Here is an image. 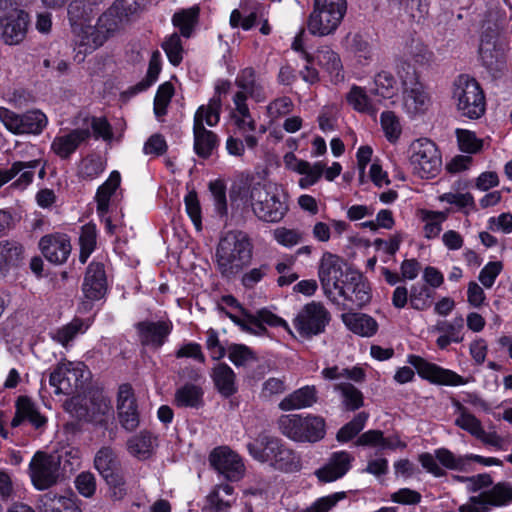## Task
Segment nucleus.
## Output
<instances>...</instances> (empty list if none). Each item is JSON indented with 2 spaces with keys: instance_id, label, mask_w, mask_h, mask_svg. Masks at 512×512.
<instances>
[{
  "instance_id": "f257e3e1",
  "label": "nucleus",
  "mask_w": 512,
  "mask_h": 512,
  "mask_svg": "<svg viewBox=\"0 0 512 512\" xmlns=\"http://www.w3.org/2000/svg\"><path fill=\"white\" fill-rule=\"evenodd\" d=\"M253 245L247 233L240 230L226 232L216 249V263L223 277L238 274L252 259Z\"/></svg>"
},
{
  "instance_id": "f03ea898",
  "label": "nucleus",
  "mask_w": 512,
  "mask_h": 512,
  "mask_svg": "<svg viewBox=\"0 0 512 512\" xmlns=\"http://www.w3.org/2000/svg\"><path fill=\"white\" fill-rule=\"evenodd\" d=\"M92 11V5L87 0H72L68 5V19L77 37L75 43L83 47L79 50L80 53L94 51L106 39V36L100 35L104 28H100L98 24L97 26L89 24Z\"/></svg>"
},
{
  "instance_id": "7ed1b4c3",
  "label": "nucleus",
  "mask_w": 512,
  "mask_h": 512,
  "mask_svg": "<svg viewBox=\"0 0 512 512\" xmlns=\"http://www.w3.org/2000/svg\"><path fill=\"white\" fill-rule=\"evenodd\" d=\"M279 431L296 442L316 443L326 434L325 419L318 415H281L277 421Z\"/></svg>"
},
{
  "instance_id": "20e7f679",
  "label": "nucleus",
  "mask_w": 512,
  "mask_h": 512,
  "mask_svg": "<svg viewBox=\"0 0 512 512\" xmlns=\"http://www.w3.org/2000/svg\"><path fill=\"white\" fill-rule=\"evenodd\" d=\"M347 10L346 0H314L307 27L315 36L332 34L340 25Z\"/></svg>"
},
{
  "instance_id": "39448f33",
  "label": "nucleus",
  "mask_w": 512,
  "mask_h": 512,
  "mask_svg": "<svg viewBox=\"0 0 512 512\" xmlns=\"http://www.w3.org/2000/svg\"><path fill=\"white\" fill-rule=\"evenodd\" d=\"M453 97L462 116L478 119L485 113V96L479 85L468 75H460L454 83Z\"/></svg>"
},
{
  "instance_id": "423d86ee",
  "label": "nucleus",
  "mask_w": 512,
  "mask_h": 512,
  "mask_svg": "<svg viewBox=\"0 0 512 512\" xmlns=\"http://www.w3.org/2000/svg\"><path fill=\"white\" fill-rule=\"evenodd\" d=\"M94 466L112 491L114 499L126 494L125 477L121 462L110 447H102L94 457Z\"/></svg>"
},
{
  "instance_id": "0eeeda50",
  "label": "nucleus",
  "mask_w": 512,
  "mask_h": 512,
  "mask_svg": "<svg viewBox=\"0 0 512 512\" xmlns=\"http://www.w3.org/2000/svg\"><path fill=\"white\" fill-rule=\"evenodd\" d=\"M245 197L259 220L275 223L279 222L286 214V205L276 194L270 193L259 183L253 185L249 189V194L245 193Z\"/></svg>"
},
{
  "instance_id": "6e6552de",
  "label": "nucleus",
  "mask_w": 512,
  "mask_h": 512,
  "mask_svg": "<svg viewBox=\"0 0 512 512\" xmlns=\"http://www.w3.org/2000/svg\"><path fill=\"white\" fill-rule=\"evenodd\" d=\"M410 151V164L415 174L428 179L439 173L442 158L434 142L427 138L415 140L410 146Z\"/></svg>"
},
{
  "instance_id": "1a4fd4ad",
  "label": "nucleus",
  "mask_w": 512,
  "mask_h": 512,
  "mask_svg": "<svg viewBox=\"0 0 512 512\" xmlns=\"http://www.w3.org/2000/svg\"><path fill=\"white\" fill-rule=\"evenodd\" d=\"M512 503V485L499 482L490 490L478 496H472L466 504L459 507L460 512H489L491 507H503Z\"/></svg>"
},
{
  "instance_id": "9d476101",
  "label": "nucleus",
  "mask_w": 512,
  "mask_h": 512,
  "mask_svg": "<svg viewBox=\"0 0 512 512\" xmlns=\"http://www.w3.org/2000/svg\"><path fill=\"white\" fill-rule=\"evenodd\" d=\"M33 485L45 490L55 485L60 477V456L37 452L29 465Z\"/></svg>"
},
{
  "instance_id": "9b49d317",
  "label": "nucleus",
  "mask_w": 512,
  "mask_h": 512,
  "mask_svg": "<svg viewBox=\"0 0 512 512\" xmlns=\"http://www.w3.org/2000/svg\"><path fill=\"white\" fill-rule=\"evenodd\" d=\"M0 121L13 134H39L47 124V118L39 110L17 114L5 107H0Z\"/></svg>"
},
{
  "instance_id": "f8f14e48",
  "label": "nucleus",
  "mask_w": 512,
  "mask_h": 512,
  "mask_svg": "<svg viewBox=\"0 0 512 512\" xmlns=\"http://www.w3.org/2000/svg\"><path fill=\"white\" fill-rule=\"evenodd\" d=\"M330 321V314L319 302L306 304L294 320V326L300 336L311 338L324 332Z\"/></svg>"
},
{
  "instance_id": "ddd939ff",
  "label": "nucleus",
  "mask_w": 512,
  "mask_h": 512,
  "mask_svg": "<svg viewBox=\"0 0 512 512\" xmlns=\"http://www.w3.org/2000/svg\"><path fill=\"white\" fill-rule=\"evenodd\" d=\"M344 260L336 254L325 252L319 263L318 276L324 293L327 296L337 290L345 279L346 271L343 270Z\"/></svg>"
},
{
  "instance_id": "4468645a",
  "label": "nucleus",
  "mask_w": 512,
  "mask_h": 512,
  "mask_svg": "<svg viewBox=\"0 0 512 512\" xmlns=\"http://www.w3.org/2000/svg\"><path fill=\"white\" fill-rule=\"evenodd\" d=\"M210 465L230 481L239 480L244 474L241 457L227 446L214 448L209 455Z\"/></svg>"
},
{
  "instance_id": "2eb2a0df",
  "label": "nucleus",
  "mask_w": 512,
  "mask_h": 512,
  "mask_svg": "<svg viewBox=\"0 0 512 512\" xmlns=\"http://www.w3.org/2000/svg\"><path fill=\"white\" fill-rule=\"evenodd\" d=\"M408 363L417 370L419 376L432 383L450 386H458L466 383V380L454 371L441 368L420 356L410 355L408 357Z\"/></svg>"
},
{
  "instance_id": "dca6fc26",
  "label": "nucleus",
  "mask_w": 512,
  "mask_h": 512,
  "mask_svg": "<svg viewBox=\"0 0 512 512\" xmlns=\"http://www.w3.org/2000/svg\"><path fill=\"white\" fill-rule=\"evenodd\" d=\"M117 414L121 426L127 431H134L140 423L138 406L130 384L119 386L117 395Z\"/></svg>"
},
{
  "instance_id": "f3484780",
  "label": "nucleus",
  "mask_w": 512,
  "mask_h": 512,
  "mask_svg": "<svg viewBox=\"0 0 512 512\" xmlns=\"http://www.w3.org/2000/svg\"><path fill=\"white\" fill-rule=\"evenodd\" d=\"M419 461L423 468L426 469L427 472L432 473L435 477L446 475V471L437 464V461L450 470H463L466 464L465 458L455 456L446 448L435 450L434 455L422 453L419 456Z\"/></svg>"
},
{
  "instance_id": "a211bd4d",
  "label": "nucleus",
  "mask_w": 512,
  "mask_h": 512,
  "mask_svg": "<svg viewBox=\"0 0 512 512\" xmlns=\"http://www.w3.org/2000/svg\"><path fill=\"white\" fill-rule=\"evenodd\" d=\"M339 295L361 308L371 300L370 287L362 275L352 269L346 270L343 284L337 289Z\"/></svg>"
},
{
  "instance_id": "6ab92c4d",
  "label": "nucleus",
  "mask_w": 512,
  "mask_h": 512,
  "mask_svg": "<svg viewBox=\"0 0 512 512\" xmlns=\"http://www.w3.org/2000/svg\"><path fill=\"white\" fill-rule=\"evenodd\" d=\"M143 6V0H116L98 19L100 28L106 33L114 32L119 24L130 15L137 13Z\"/></svg>"
},
{
  "instance_id": "aec40b11",
  "label": "nucleus",
  "mask_w": 512,
  "mask_h": 512,
  "mask_svg": "<svg viewBox=\"0 0 512 512\" xmlns=\"http://www.w3.org/2000/svg\"><path fill=\"white\" fill-rule=\"evenodd\" d=\"M135 328L138 332L140 343L143 346L160 348L166 341L172 330L170 321H140Z\"/></svg>"
},
{
  "instance_id": "412c9836",
  "label": "nucleus",
  "mask_w": 512,
  "mask_h": 512,
  "mask_svg": "<svg viewBox=\"0 0 512 512\" xmlns=\"http://www.w3.org/2000/svg\"><path fill=\"white\" fill-rule=\"evenodd\" d=\"M107 290V279L104 265L99 262H91L85 273L82 291L86 299L96 301L102 299Z\"/></svg>"
},
{
  "instance_id": "4be33fe9",
  "label": "nucleus",
  "mask_w": 512,
  "mask_h": 512,
  "mask_svg": "<svg viewBox=\"0 0 512 512\" xmlns=\"http://www.w3.org/2000/svg\"><path fill=\"white\" fill-rule=\"evenodd\" d=\"M39 247L44 257L55 264L65 262L71 252L68 236L59 233L43 236L39 241Z\"/></svg>"
},
{
  "instance_id": "5701e85b",
  "label": "nucleus",
  "mask_w": 512,
  "mask_h": 512,
  "mask_svg": "<svg viewBox=\"0 0 512 512\" xmlns=\"http://www.w3.org/2000/svg\"><path fill=\"white\" fill-rule=\"evenodd\" d=\"M15 416L11 421L12 427L20 426L24 421L29 422L35 429L41 430L47 424V418L42 415L37 405L28 396H19L15 403Z\"/></svg>"
},
{
  "instance_id": "b1692460",
  "label": "nucleus",
  "mask_w": 512,
  "mask_h": 512,
  "mask_svg": "<svg viewBox=\"0 0 512 512\" xmlns=\"http://www.w3.org/2000/svg\"><path fill=\"white\" fill-rule=\"evenodd\" d=\"M353 456L346 451L334 452L328 462L315 474L321 482H332L343 477L351 468Z\"/></svg>"
},
{
  "instance_id": "393cba45",
  "label": "nucleus",
  "mask_w": 512,
  "mask_h": 512,
  "mask_svg": "<svg viewBox=\"0 0 512 512\" xmlns=\"http://www.w3.org/2000/svg\"><path fill=\"white\" fill-rule=\"evenodd\" d=\"M29 15L23 10H15L6 17L1 37L5 44L16 45L23 41L26 36Z\"/></svg>"
},
{
  "instance_id": "a878e982",
  "label": "nucleus",
  "mask_w": 512,
  "mask_h": 512,
  "mask_svg": "<svg viewBox=\"0 0 512 512\" xmlns=\"http://www.w3.org/2000/svg\"><path fill=\"white\" fill-rule=\"evenodd\" d=\"M203 110L204 109L201 108L199 113H195L194 115V151L199 157L207 159L217 146L218 138L214 132L204 127L203 117L201 115Z\"/></svg>"
},
{
  "instance_id": "bb28decb",
  "label": "nucleus",
  "mask_w": 512,
  "mask_h": 512,
  "mask_svg": "<svg viewBox=\"0 0 512 512\" xmlns=\"http://www.w3.org/2000/svg\"><path fill=\"white\" fill-rule=\"evenodd\" d=\"M284 160L288 168L303 175L299 180L301 188H308L309 186L314 185L324 173V163L316 162L312 166L305 160H298L292 152L287 153Z\"/></svg>"
},
{
  "instance_id": "cd10ccee",
  "label": "nucleus",
  "mask_w": 512,
  "mask_h": 512,
  "mask_svg": "<svg viewBox=\"0 0 512 512\" xmlns=\"http://www.w3.org/2000/svg\"><path fill=\"white\" fill-rule=\"evenodd\" d=\"M281 444V439L262 432L253 442L247 444V449L255 460L272 463Z\"/></svg>"
},
{
  "instance_id": "c85d7f7f",
  "label": "nucleus",
  "mask_w": 512,
  "mask_h": 512,
  "mask_svg": "<svg viewBox=\"0 0 512 512\" xmlns=\"http://www.w3.org/2000/svg\"><path fill=\"white\" fill-rule=\"evenodd\" d=\"M39 165L38 160L21 162L16 161L9 169H0V187L9 182L19 174V178L13 183V186L24 188L29 185L34 177V169Z\"/></svg>"
},
{
  "instance_id": "c756f323",
  "label": "nucleus",
  "mask_w": 512,
  "mask_h": 512,
  "mask_svg": "<svg viewBox=\"0 0 512 512\" xmlns=\"http://www.w3.org/2000/svg\"><path fill=\"white\" fill-rule=\"evenodd\" d=\"M234 488L229 484L217 485L206 497L203 508L207 512H229L235 501Z\"/></svg>"
},
{
  "instance_id": "7c9ffc66",
  "label": "nucleus",
  "mask_w": 512,
  "mask_h": 512,
  "mask_svg": "<svg viewBox=\"0 0 512 512\" xmlns=\"http://www.w3.org/2000/svg\"><path fill=\"white\" fill-rule=\"evenodd\" d=\"M242 316L246 318L249 328L244 331L255 335H264L267 332L264 323L270 326H282L286 324L283 319L267 309H261L257 311L256 314H252L248 310H242Z\"/></svg>"
},
{
  "instance_id": "2f4dec72",
  "label": "nucleus",
  "mask_w": 512,
  "mask_h": 512,
  "mask_svg": "<svg viewBox=\"0 0 512 512\" xmlns=\"http://www.w3.org/2000/svg\"><path fill=\"white\" fill-rule=\"evenodd\" d=\"M90 137L88 129H74L64 136L56 137L52 142V150L61 158H68L79 144Z\"/></svg>"
},
{
  "instance_id": "473e14b6",
  "label": "nucleus",
  "mask_w": 512,
  "mask_h": 512,
  "mask_svg": "<svg viewBox=\"0 0 512 512\" xmlns=\"http://www.w3.org/2000/svg\"><path fill=\"white\" fill-rule=\"evenodd\" d=\"M78 369L73 367V363H59L50 374L49 383L55 387V393H72L71 380H77Z\"/></svg>"
},
{
  "instance_id": "72a5a7b5",
  "label": "nucleus",
  "mask_w": 512,
  "mask_h": 512,
  "mask_svg": "<svg viewBox=\"0 0 512 512\" xmlns=\"http://www.w3.org/2000/svg\"><path fill=\"white\" fill-rule=\"evenodd\" d=\"M317 402V391L315 386H304L295 390L279 403L282 411H290L311 407Z\"/></svg>"
},
{
  "instance_id": "f704fd0d",
  "label": "nucleus",
  "mask_w": 512,
  "mask_h": 512,
  "mask_svg": "<svg viewBox=\"0 0 512 512\" xmlns=\"http://www.w3.org/2000/svg\"><path fill=\"white\" fill-rule=\"evenodd\" d=\"M204 391L201 386L186 383L175 391L174 404L179 408L200 409L204 406Z\"/></svg>"
},
{
  "instance_id": "c9c22d12",
  "label": "nucleus",
  "mask_w": 512,
  "mask_h": 512,
  "mask_svg": "<svg viewBox=\"0 0 512 512\" xmlns=\"http://www.w3.org/2000/svg\"><path fill=\"white\" fill-rule=\"evenodd\" d=\"M212 379L217 391L225 398L237 392L236 375L226 363H219L212 370Z\"/></svg>"
},
{
  "instance_id": "e433bc0d",
  "label": "nucleus",
  "mask_w": 512,
  "mask_h": 512,
  "mask_svg": "<svg viewBox=\"0 0 512 512\" xmlns=\"http://www.w3.org/2000/svg\"><path fill=\"white\" fill-rule=\"evenodd\" d=\"M316 60L318 65L328 72L332 82L338 83L344 79L341 59L331 48L325 46L318 49Z\"/></svg>"
},
{
  "instance_id": "4c0bfd02",
  "label": "nucleus",
  "mask_w": 512,
  "mask_h": 512,
  "mask_svg": "<svg viewBox=\"0 0 512 512\" xmlns=\"http://www.w3.org/2000/svg\"><path fill=\"white\" fill-rule=\"evenodd\" d=\"M345 325L354 333L370 337L377 331L378 324L374 318L362 313H346L342 315Z\"/></svg>"
},
{
  "instance_id": "58836bf2",
  "label": "nucleus",
  "mask_w": 512,
  "mask_h": 512,
  "mask_svg": "<svg viewBox=\"0 0 512 512\" xmlns=\"http://www.w3.org/2000/svg\"><path fill=\"white\" fill-rule=\"evenodd\" d=\"M40 502L41 512H81L75 500L52 492L41 496Z\"/></svg>"
},
{
  "instance_id": "ea45409f",
  "label": "nucleus",
  "mask_w": 512,
  "mask_h": 512,
  "mask_svg": "<svg viewBox=\"0 0 512 512\" xmlns=\"http://www.w3.org/2000/svg\"><path fill=\"white\" fill-rule=\"evenodd\" d=\"M24 259V247L15 240L0 241V262L6 272L19 266Z\"/></svg>"
},
{
  "instance_id": "a19ab883",
  "label": "nucleus",
  "mask_w": 512,
  "mask_h": 512,
  "mask_svg": "<svg viewBox=\"0 0 512 512\" xmlns=\"http://www.w3.org/2000/svg\"><path fill=\"white\" fill-rule=\"evenodd\" d=\"M120 173L113 171L109 178L97 190L95 199L97 202V211L100 215L108 212L110 198L120 185Z\"/></svg>"
},
{
  "instance_id": "79ce46f5",
  "label": "nucleus",
  "mask_w": 512,
  "mask_h": 512,
  "mask_svg": "<svg viewBox=\"0 0 512 512\" xmlns=\"http://www.w3.org/2000/svg\"><path fill=\"white\" fill-rule=\"evenodd\" d=\"M235 84L247 94L255 98L257 101L264 98L262 86L257 82L255 70L251 67L243 69L235 80Z\"/></svg>"
},
{
  "instance_id": "37998d69",
  "label": "nucleus",
  "mask_w": 512,
  "mask_h": 512,
  "mask_svg": "<svg viewBox=\"0 0 512 512\" xmlns=\"http://www.w3.org/2000/svg\"><path fill=\"white\" fill-rule=\"evenodd\" d=\"M199 16V8L192 7L176 12L172 17L173 25L179 29L181 35L189 38L192 35Z\"/></svg>"
},
{
  "instance_id": "c03bdc74",
  "label": "nucleus",
  "mask_w": 512,
  "mask_h": 512,
  "mask_svg": "<svg viewBox=\"0 0 512 512\" xmlns=\"http://www.w3.org/2000/svg\"><path fill=\"white\" fill-rule=\"evenodd\" d=\"M233 102L236 107V111L240 116L233 115L235 124L240 130L255 131L256 123L251 118L249 108L246 104V95L243 92H237L233 97Z\"/></svg>"
},
{
  "instance_id": "a18cd8bd",
  "label": "nucleus",
  "mask_w": 512,
  "mask_h": 512,
  "mask_svg": "<svg viewBox=\"0 0 512 512\" xmlns=\"http://www.w3.org/2000/svg\"><path fill=\"white\" fill-rule=\"evenodd\" d=\"M272 465L278 470L295 472L301 468V461L295 451L282 443Z\"/></svg>"
},
{
  "instance_id": "49530a36",
  "label": "nucleus",
  "mask_w": 512,
  "mask_h": 512,
  "mask_svg": "<svg viewBox=\"0 0 512 512\" xmlns=\"http://www.w3.org/2000/svg\"><path fill=\"white\" fill-rule=\"evenodd\" d=\"M155 438L147 431L132 437L127 442L129 452L138 458H147L150 456L154 447Z\"/></svg>"
},
{
  "instance_id": "de8ad7c7",
  "label": "nucleus",
  "mask_w": 512,
  "mask_h": 512,
  "mask_svg": "<svg viewBox=\"0 0 512 512\" xmlns=\"http://www.w3.org/2000/svg\"><path fill=\"white\" fill-rule=\"evenodd\" d=\"M403 94L404 105L410 113H418L425 110L429 99L420 84L403 90Z\"/></svg>"
},
{
  "instance_id": "09e8293b",
  "label": "nucleus",
  "mask_w": 512,
  "mask_h": 512,
  "mask_svg": "<svg viewBox=\"0 0 512 512\" xmlns=\"http://www.w3.org/2000/svg\"><path fill=\"white\" fill-rule=\"evenodd\" d=\"M375 88L372 93L383 98H392L398 93L397 81L393 74L388 71H381L374 77Z\"/></svg>"
},
{
  "instance_id": "8fccbe9b",
  "label": "nucleus",
  "mask_w": 512,
  "mask_h": 512,
  "mask_svg": "<svg viewBox=\"0 0 512 512\" xmlns=\"http://www.w3.org/2000/svg\"><path fill=\"white\" fill-rule=\"evenodd\" d=\"M434 291L426 284H416L410 289L409 301L415 310H425L432 304Z\"/></svg>"
},
{
  "instance_id": "3c124183",
  "label": "nucleus",
  "mask_w": 512,
  "mask_h": 512,
  "mask_svg": "<svg viewBox=\"0 0 512 512\" xmlns=\"http://www.w3.org/2000/svg\"><path fill=\"white\" fill-rule=\"evenodd\" d=\"M369 415L366 412L358 413L350 422L346 423L336 434L338 442H348L363 430Z\"/></svg>"
},
{
  "instance_id": "603ef678",
  "label": "nucleus",
  "mask_w": 512,
  "mask_h": 512,
  "mask_svg": "<svg viewBox=\"0 0 512 512\" xmlns=\"http://www.w3.org/2000/svg\"><path fill=\"white\" fill-rule=\"evenodd\" d=\"M336 390L341 392L343 405L348 411H355L363 406L364 399L362 392L351 383H341L336 385Z\"/></svg>"
},
{
  "instance_id": "864d4df0",
  "label": "nucleus",
  "mask_w": 512,
  "mask_h": 512,
  "mask_svg": "<svg viewBox=\"0 0 512 512\" xmlns=\"http://www.w3.org/2000/svg\"><path fill=\"white\" fill-rule=\"evenodd\" d=\"M458 408L460 410V415L456 418L455 424L476 438L483 435L484 429L480 420H478L473 414L469 413L460 403H458Z\"/></svg>"
},
{
  "instance_id": "5fc2aeb1",
  "label": "nucleus",
  "mask_w": 512,
  "mask_h": 512,
  "mask_svg": "<svg viewBox=\"0 0 512 512\" xmlns=\"http://www.w3.org/2000/svg\"><path fill=\"white\" fill-rule=\"evenodd\" d=\"M228 358L237 367L247 366L257 360L255 353L246 345L231 344L227 348Z\"/></svg>"
},
{
  "instance_id": "6e6d98bb",
  "label": "nucleus",
  "mask_w": 512,
  "mask_h": 512,
  "mask_svg": "<svg viewBox=\"0 0 512 512\" xmlns=\"http://www.w3.org/2000/svg\"><path fill=\"white\" fill-rule=\"evenodd\" d=\"M86 328L82 319L74 318L70 323L58 329L53 339L66 346L77 334L85 332Z\"/></svg>"
},
{
  "instance_id": "4d7b16f0",
  "label": "nucleus",
  "mask_w": 512,
  "mask_h": 512,
  "mask_svg": "<svg viewBox=\"0 0 512 512\" xmlns=\"http://www.w3.org/2000/svg\"><path fill=\"white\" fill-rule=\"evenodd\" d=\"M161 67H160V61H159V52L156 51L152 54V57L149 62V67L147 71V75L145 79L140 81L138 84H136L134 87H131L130 92L132 95L146 90L148 87H150L158 78V75L160 73Z\"/></svg>"
},
{
  "instance_id": "13d9d810",
  "label": "nucleus",
  "mask_w": 512,
  "mask_h": 512,
  "mask_svg": "<svg viewBox=\"0 0 512 512\" xmlns=\"http://www.w3.org/2000/svg\"><path fill=\"white\" fill-rule=\"evenodd\" d=\"M174 94V87L170 82L161 84L154 99V113L159 118L167 113V106Z\"/></svg>"
},
{
  "instance_id": "bf43d9fd",
  "label": "nucleus",
  "mask_w": 512,
  "mask_h": 512,
  "mask_svg": "<svg viewBox=\"0 0 512 512\" xmlns=\"http://www.w3.org/2000/svg\"><path fill=\"white\" fill-rule=\"evenodd\" d=\"M347 101L353 108L360 112L372 111V104L365 90L359 86H353L347 94Z\"/></svg>"
},
{
  "instance_id": "052dcab7",
  "label": "nucleus",
  "mask_w": 512,
  "mask_h": 512,
  "mask_svg": "<svg viewBox=\"0 0 512 512\" xmlns=\"http://www.w3.org/2000/svg\"><path fill=\"white\" fill-rule=\"evenodd\" d=\"M162 48L172 65L178 66L181 63L183 48L180 36L177 33H173L164 41Z\"/></svg>"
},
{
  "instance_id": "680f3d73",
  "label": "nucleus",
  "mask_w": 512,
  "mask_h": 512,
  "mask_svg": "<svg viewBox=\"0 0 512 512\" xmlns=\"http://www.w3.org/2000/svg\"><path fill=\"white\" fill-rule=\"evenodd\" d=\"M209 190L214 199L215 210L221 216L227 215L226 186L223 181L215 180L210 182Z\"/></svg>"
},
{
  "instance_id": "e2e57ef3",
  "label": "nucleus",
  "mask_w": 512,
  "mask_h": 512,
  "mask_svg": "<svg viewBox=\"0 0 512 512\" xmlns=\"http://www.w3.org/2000/svg\"><path fill=\"white\" fill-rule=\"evenodd\" d=\"M381 125L389 141H396L401 134V125L398 117L392 111L381 114Z\"/></svg>"
},
{
  "instance_id": "0e129e2a",
  "label": "nucleus",
  "mask_w": 512,
  "mask_h": 512,
  "mask_svg": "<svg viewBox=\"0 0 512 512\" xmlns=\"http://www.w3.org/2000/svg\"><path fill=\"white\" fill-rule=\"evenodd\" d=\"M222 102L221 97L214 95L207 106H200L196 113H199L200 109L203 108V112L201 113L203 117V122L205 121L208 126H215L220 120V112H221Z\"/></svg>"
},
{
  "instance_id": "69168bd1",
  "label": "nucleus",
  "mask_w": 512,
  "mask_h": 512,
  "mask_svg": "<svg viewBox=\"0 0 512 512\" xmlns=\"http://www.w3.org/2000/svg\"><path fill=\"white\" fill-rule=\"evenodd\" d=\"M456 135L461 151L476 153L482 148V141L476 138L475 133L469 130L457 129Z\"/></svg>"
},
{
  "instance_id": "338daca9",
  "label": "nucleus",
  "mask_w": 512,
  "mask_h": 512,
  "mask_svg": "<svg viewBox=\"0 0 512 512\" xmlns=\"http://www.w3.org/2000/svg\"><path fill=\"white\" fill-rule=\"evenodd\" d=\"M397 75L401 81L403 90L419 84L416 69L409 62L401 60L397 64Z\"/></svg>"
},
{
  "instance_id": "774afa93",
  "label": "nucleus",
  "mask_w": 512,
  "mask_h": 512,
  "mask_svg": "<svg viewBox=\"0 0 512 512\" xmlns=\"http://www.w3.org/2000/svg\"><path fill=\"white\" fill-rule=\"evenodd\" d=\"M344 493H334L325 497H321L313 504L307 507L303 512H328L340 499L344 498Z\"/></svg>"
}]
</instances>
